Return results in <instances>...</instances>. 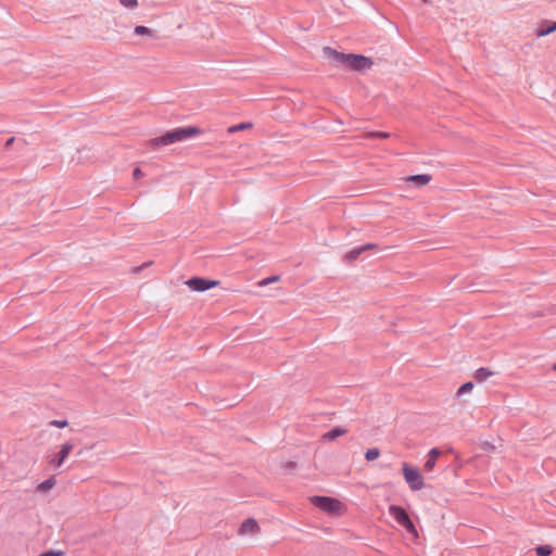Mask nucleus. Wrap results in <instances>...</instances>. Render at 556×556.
Instances as JSON below:
<instances>
[{"label":"nucleus","mask_w":556,"mask_h":556,"mask_svg":"<svg viewBox=\"0 0 556 556\" xmlns=\"http://www.w3.org/2000/svg\"><path fill=\"white\" fill-rule=\"evenodd\" d=\"M535 553L538 556H549L552 548L549 545H541L535 548Z\"/></svg>","instance_id":"nucleus-19"},{"label":"nucleus","mask_w":556,"mask_h":556,"mask_svg":"<svg viewBox=\"0 0 556 556\" xmlns=\"http://www.w3.org/2000/svg\"><path fill=\"white\" fill-rule=\"evenodd\" d=\"M377 245L374 244V243H367V244H364L361 247V250H363L364 252L367 251V250H372V249H376Z\"/></svg>","instance_id":"nucleus-27"},{"label":"nucleus","mask_w":556,"mask_h":556,"mask_svg":"<svg viewBox=\"0 0 556 556\" xmlns=\"http://www.w3.org/2000/svg\"><path fill=\"white\" fill-rule=\"evenodd\" d=\"M389 137H390V135L388 132H383V131H372V132L367 134V138L387 139Z\"/></svg>","instance_id":"nucleus-22"},{"label":"nucleus","mask_w":556,"mask_h":556,"mask_svg":"<svg viewBox=\"0 0 556 556\" xmlns=\"http://www.w3.org/2000/svg\"><path fill=\"white\" fill-rule=\"evenodd\" d=\"M346 433V430L340 427H336L323 435L326 441H332Z\"/></svg>","instance_id":"nucleus-11"},{"label":"nucleus","mask_w":556,"mask_h":556,"mask_svg":"<svg viewBox=\"0 0 556 556\" xmlns=\"http://www.w3.org/2000/svg\"><path fill=\"white\" fill-rule=\"evenodd\" d=\"M55 483H56L55 478L50 477L49 479L42 481L41 483H39L37 485V491L46 493V492L50 491L55 485Z\"/></svg>","instance_id":"nucleus-13"},{"label":"nucleus","mask_w":556,"mask_h":556,"mask_svg":"<svg viewBox=\"0 0 556 556\" xmlns=\"http://www.w3.org/2000/svg\"><path fill=\"white\" fill-rule=\"evenodd\" d=\"M473 389L472 382H466L463 386H460L456 392V395L459 397L463 394L469 393Z\"/></svg>","instance_id":"nucleus-18"},{"label":"nucleus","mask_w":556,"mask_h":556,"mask_svg":"<svg viewBox=\"0 0 556 556\" xmlns=\"http://www.w3.org/2000/svg\"><path fill=\"white\" fill-rule=\"evenodd\" d=\"M134 34L138 36L155 37L152 29L147 26L138 25L134 28Z\"/></svg>","instance_id":"nucleus-14"},{"label":"nucleus","mask_w":556,"mask_h":556,"mask_svg":"<svg viewBox=\"0 0 556 556\" xmlns=\"http://www.w3.org/2000/svg\"><path fill=\"white\" fill-rule=\"evenodd\" d=\"M142 175H143V174H142V172H141V169H140L139 167H136V168L134 169V172H132V177H134L135 179H139L140 177H142Z\"/></svg>","instance_id":"nucleus-26"},{"label":"nucleus","mask_w":556,"mask_h":556,"mask_svg":"<svg viewBox=\"0 0 556 556\" xmlns=\"http://www.w3.org/2000/svg\"><path fill=\"white\" fill-rule=\"evenodd\" d=\"M186 285L195 292H203L206 291L217 285H219V281L217 280H210L201 277H193L186 281Z\"/></svg>","instance_id":"nucleus-6"},{"label":"nucleus","mask_w":556,"mask_h":556,"mask_svg":"<svg viewBox=\"0 0 556 556\" xmlns=\"http://www.w3.org/2000/svg\"><path fill=\"white\" fill-rule=\"evenodd\" d=\"M63 554L64 553L62 551L50 549L48 552L42 553L40 556H63Z\"/></svg>","instance_id":"nucleus-25"},{"label":"nucleus","mask_w":556,"mask_h":556,"mask_svg":"<svg viewBox=\"0 0 556 556\" xmlns=\"http://www.w3.org/2000/svg\"><path fill=\"white\" fill-rule=\"evenodd\" d=\"M492 376H493V371H491L489 368H485V367H481V368L477 369L475 372V379L478 382H484Z\"/></svg>","instance_id":"nucleus-12"},{"label":"nucleus","mask_w":556,"mask_h":556,"mask_svg":"<svg viewBox=\"0 0 556 556\" xmlns=\"http://www.w3.org/2000/svg\"><path fill=\"white\" fill-rule=\"evenodd\" d=\"M556 30V22H554L553 24H551L549 26L547 27H540L535 30V35L538 37H544V36H547L549 34H552L553 31Z\"/></svg>","instance_id":"nucleus-15"},{"label":"nucleus","mask_w":556,"mask_h":556,"mask_svg":"<svg viewBox=\"0 0 556 556\" xmlns=\"http://www.w3.org/2000/svg\"><path fill=\"white\" fill-rule=\"evenodd\" d=\"M201 132L202 130L195 126L179 127L167 131L163 136L151 139L149 144L155 149L161 146H169L175 142L187 140L191 137L200 135Z\"/></svg>","instance_id":"nucleus-2"},{"label":"nucleus","mask_w":556,"mask_h":556,"mask_svg":"<svg viewBox=\"0 0 556 556\" xmlns=\"http://www.w3.org/2000/svg\"><path fill=\"white\" fill-rule=\"evenodd\" d=\"M50 425L56 428H65L68 426V422L66 420H52L50 421Z\"/></svg>","instance_id":"nucleus-24"},{"label":"nucleus","mask_w":556,"mask_h":556,"mask_svg":"<svg viewBox=\"0 0 556 556\" xmlns=\"http://www.w3.org/2000/svg\"><path fill=\"white\" fill-rule=\"evenodd\" d=\"M121 5L126 9H136L138 7V0H118Z\"/></svg>","instance_id":"nucleus-21"},{"label":"nucleus","mask_w":556,"mask_h":556,"mask_svg":"<svg viewBox=\"0 0 556 556\" xmlns=\"http://www.w3.org/2000/svg\"><path fill=\"white\" fill-rule=\"evenodd\" d=\"M389 514L399 522V525L404 527L410 534L417 536L416 527L412 522L407 513L402 507L391 505L389 507Z\"/></svg>","instance_id":"nucleus-4"},{"label":"nucleus","mask_w":556,"mask_h":556,"mask_svg":"<svg viewBox=\"0 0 556 556\" xmlns=\"http://www.w3.org/2000/svg\"><path fill=\"white\" fill-rule=\"evenodd\" d=\"M250 127H251L250 123H241V124H238V125L229 127L228 128V132L233 134V132H237V131H240V130L248 129Z\"/></svg>","instance_id":"nucleus-20"},{"label":"nucleus","mask_w":556,"mask_h":556,"mask_svg":"<svg viewBox=\"0 0 556 556\" xmlns=\"http://www.w3.org/2000/svg\"><path fill=\"white\" fill-rule=\"evenodd\" d=\"M432 177L429 174H419V175H413V176H406L402 178V181L409 186H414L416 188L424 187L428 185L431 181Z\"/></svg>","instance_id":"nucleus-7"},{"label":"nucleus","mask_w":556,"mask_h":556,"mask_svg":"<svg viewBox=\"0 0 556 556\" xmlns=\"http://www.w3.org/2000/svg\"><path fill=\"white\" fill-rule=\"evenodd\" d=\"M13 141H14V138H13V137H12V138H10V139L7 141V146L12 144V143H13Z\"/></svg>","instance_id":"nucleus-29"},{"label":"nucleus","mask_w":556,"mask_h":556,"mask_svg":"<svg viewBox=\"0 0 556 556\" xmlns=\"http://www.w3.org/2000/svg\"><path fill=\"white\" fill-rule=\"evenodd\" d=\"M73 448L74 445L72 443H64L61 446L60 452L51 459V465L54 467H61Z\"/></svg>","instance_id":"nucleus-8"},{"label":"nucleus","mask_w":556,"mask_h":556,"mask_svg":"<svg viewBox=\"0 0 556 556\" xmlns=\"http://www.w3.org/2000/svg\"><path fill=\"white\" fill-rule=\"evenodd\" d=\"M380 456V451L377 447L368 448L365 453V458L368 462L375 460Z\"/></svg>","instance_id":"nucleus-16"},{"label":"nucleus","mask_w":556,"mask_h":556,"mask_svg":"<svg viewBox=\"0 0 556 556\" xmlns=\"http://www.w3.org/2000/svg\"><path fill=\"white\" fill-rule=\"evenodd\" d=\"M312 503L323 511L338 514L342 508V503L332 497L328 496H313Z\"/></svg>","instance_id":"nucleus-5"},{"label":"nucleus","mask_w":556,"mask_h":556,"mask_svg":"<svg viewBox=\"0 0 556 556\" xmlns=\"http://www.w3.org/2000/svg\"><path fill=\"white\" fill-rule=\"evenodd\" d=\"M150 264H151L150 262H149V263H144V264H142L138 269L146 268V267H148Z\"/></svg>","instance_id":"nucleus-28"},{"label":"nucleus","mask_w":556,"mask_h":556,"mask_svg":"<svg viewBox=\"0 0 556 556\" xmlns=\"http://www.w3.org/2000/svg\"><path fill=\"white\" fill-rule=\"evenodd\" d=\"M440 454L441 452L437 447H433L429 451L428 459L426 460L424 466L425 470L431 471L434 468L437 458L439 457Z\"/></svg>","instance_id":"nucleus-10"},{"label":"nucleus","mask_w":556,"mask_h":556,"mask_svg":"<svg viewBox=\"0 0 556 556\" xmlns=\"http://www.w3.org/2000/svg\"><path fill=\"white\" fill-rule=\"evenodd\" d=\"M364 251L361 250V247L358 248H355L353 250H351L350 252L346 253L345 255V258L350 262L352 261H355L359 257V255L363 253Z\"/></svg>","instance_id":"nucleus-17"},{"label":"nucleus","mask_w":556,"mask_h":556,"mask_svg":"<svg viewBox=\"0 0 556 556\" xmlns=\"http://www.w3.org/2000/svg\"><path fill=\"white\" fill-rule=\"evenodd\" d=\"M403 477L412 491L424 489V478L418 469L410 467L407 463L402 464Z\"/></svg>","instance_id":"nucleus-3"},{"label":"nucleus","mask_w":556,"mask_h":556,"mask_svg":"<svg viewBox=\"0 0 556 556\" xmlns=\"http://www.w3.org/2000/svg\"><path fill=\"white\" fill-rule=\"evenodd\" d=\"M323 54L330 60L333 65H343L353 71H366L374 64L370 58L361 54L341 53L330 47H324Z\"/></svg>","instance_id":"nucleus-1"},{"label":"nucleus","mask_w":556,"mask_h":556,"mask_svg":"<svg viewBox=\"0 0 556 556\" xmlns=\"http://www.w3.org/2000/svg\"><path fill=\"white\" fill-rule=\"evenodd\" d=\"M278 280H279V276H270V277H267V278L261 280L258 282V286L260 287H264V286H267L269 283L277 282Z\"/></svg>","instance_id":"nucleus-23"},{"label":"nucleus","mask_w":556,"mask_h":556,"mask_svg":"<svg viewBox=\"0 0 556 556\" xmlns=\"http://www.w3.org/2000/svg\"><path fill=\"white\" fill-rule=\"evenodd\" d=\"M258 530H260V527H258V523L256 522V520L253 518H249V519H245L241 523L240 529H239V534H241V535L254 534V533L258 532Z\"/></svg>","instance_id":"nucleus-9"}]
</instances>
